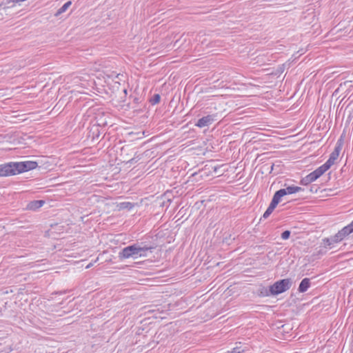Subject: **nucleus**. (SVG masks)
<instances>
[{"label": "nucleus", "mask_w": 353, "mask_h": 353, "mask_svg": "<svg viewBox=\"0 0 353 353\" xmlns=\"http://www.w3.org/2000/svg\"><path fill=\"white\" fill-rule=\"evenodd\" d=\"M155 246L148 245L145 243H137L128 245L121 250L119 253V258L122 260L125 259L133 258L137 259L139 257H146L148 252H152Z\"/></svg>", "instance_id": "nucleus-1"}, {"label": "nucleus", "mask_w": 353, "mask_h": 353, "mask_svg": "<svg viewBox=\"0 0 353 353\" xmlns=\"http://www.w3.org/2000/svg\"><path fill=\"white\" fill-rule=\"evenodd\" d=\"M292 284L291 279H284L275 282L270 286V294L277 295L289 290Z\"/></svg>", "instance_id": "nucleus-2"}, {"label": "nucleus", "mask_w": 353, "mask_h": 353, "mask_svg": "<svg viewBox=\"0 0 353 353\" xmlns=\"http://www.w3.org/2000/svg\"><path fill=\"white\" fill-rule=\"evenodd\" d=\"M17 162H9L0 165V176H8L19 174Z\"/></svg>", "instance_id": "nucleus-3"}, {"label": "nucleus", "mask_w": 353, "mask_h": 353, "mask_svg": "<svg viewBox=\"0 0 353 353\" xmlns=\"http://www.w3.org/2000/svg\"><path fill=\"white\" fill-rule=\"evenodd\" d=\"M350 236H353V221L350 224L339 230L335 234L336 240L338 241L339 243Z\"/></svg>", "instance_id": "nucleus-4"}, {"label": "nucleus", "mask_w": 353, "mask_h": 353, "mask_svg": "<svg viewBox=\"0 0 353 353\" xmlns=\"http://www.w3.org/2000/svg\"><path fill=\"white\" fill-rule=\"evenodd\" d=\"M302 190V188L299 186H288L285 188L280 189L274 193V195L281 201V199L287 195L292 194L296 192H299Z\"/></svg>", "instance_id": "nucleus-5"}, {"label": "nucleus", "mask_w": 353, "mask_h": 353, "mask_svg": "<svg viewBox=\"0 0 353 353\" xmlns=\"http://www.w3.org/2000/svg\"><path fill=\"white\" fill-rule=\"evenodd\" d=\"M16 168H18L19 174L33 170L37 168V163L36 161H24L17 162Z\"/></svg>", "instance_id": "nucleus-6"}, {"label": "nucleus", "mask_w": 353, "mask_h": 353, "mask_svg": "<svg viewBox=\"0 0 353 353\" xmlns=\"http://www.w3.org/2000/svg\"><path fill=\"white\" fill-rule=\"evenodd\" d=\"M214 121V115H207L205 117H203L202 118L199 119L197 121L195 125L199 128H203V127L210 125V124L212 123V122Z\"/></svg>", "instance_id": "nucleus-7"}, {"label": "nucleus", "mask_w": 353, "mask_h": 353, "mask_svg": "<svg viewBox=\"0 0 353 353\" xmlns=\"http://www.w3.org/2000/svg\"><path fill=\"white\" fill-rule=\"evenodd\" d=\"M279 202L280 200L274 194L271 203L267 208L266 211L264 212L263 217L264 219H267L272 213Z\"/></svg>", "instance_id": "nucleus-8"}, {"label": "nucleus", "mask_w": 353, "mask_h": 353, "mask_svg": "<svg viewBox=\"0 0 353 353\" xmlns=\"http://www.w3.org/2000/svg\"><path fill=\"white\" fill-rule=\"evenodd\" d=\"M338 243L339 241L336 240V236L334 235L330 238H324L322 240L321 245L325 249H332L334 247V244Z\"/></svg>", "instance_id": "nucleus-9"}, {"label": "nucleus", "mask_w": 353, "mask_h": 353, "mask_svg": "<svg viewBox=\"0 0 353 353\" xmlns=\"http://www.w3.org/2000/svg\"><path fill=\"white\" fill-rule=\"evenodd\" d=\"M44 203H45V201L43 200L32 201H30L27 205L26 208L30 210H36L40 208L41 207H42L43 205L44 204Z\"/></svg>", "instance_id": "nucleus-10"}, {"label": "nucleus", "mask_w": 353, "mask_h": 353, "mask_svg": "<svg viewBox=\"0 0 353 353\" xmlns=\"http://www.w3.org/2000/svg\"><path fill=\"white\" fill-rule=\"evenodd\" d=\"M310 286V280L308 278L303 279L299 286L298 290L299 292H305Z\"/></svg>", "instance_id": "nucleus-11"}, {"label": "nucleus", "mask_w": 353, "mask_h": 353, "mask_svg": "<svg viewBox=\"0 0 353 353\" xmlns=\"http://www.w3.org/2000/svg\"><path fill=\"white\" fill-rule=\"evenodd\" d=\"M341 144H336V145L334 148V151L330 154V159L334 160V161L336 159L339 157V153L341 150Z\"/></svg>", "instance_id": "nucleus-12"}, {"label": "nucleus", "mask_w": 353, "mask_h": 353, "mask_svg": "<svg viewBox=\"0 0 353 353\" xmlns=\"http://www.w3.org/2000/svg\"><path fill=\"white\" fill-rule=\"evenodd\" d=\"M72 4L71 1H68L65 3H64L54 14L55 17L59 16L63 12H65L70 6Z\"/></svg>", "instance_id": "nucleus-13"}, {"label": "nucleus", "mask_w": 353, "mask_h": 353, "mask_svg": "<svg viewBox=\"0 0 353 353\" xmlns=\"http://www.w3.org/2000/svg\"><path fill=\"white\" fill-rule=\"evenodd\" d=\"M327 170L322 165L313 171L317 179L322 176Z\"/></svg>", "instance_id": "nucleus-14"}, {"label": "nucleus", "mask_w": 353, "mask_h": 353, "mask_svg": "<svg viewBox=\"0 0 353 353\" xmlns=\"http://www.w3.org/2000/svg\"><path fill=\"white\" fill-rule=\"evenodd\" d=\"M327 170L322 165L313 171L317 179L322 176Z\"/></svg>", "instance_id": "nucleus-15"}, {"label": "nucleus", "mask_w": 353, "mask_h": 353, "mask_svg": "<svg viewBox=\"0 0 353 353\" xmlns=\"http://www.w3.org/2000/svg\"><path fill=\"white\" fill-rule=\"evenodd\" d=\"M327 170L322 165L313 171L317 179L322 176Z\"/></svg>", "instance_id": "nucleus-16"}, {"label": "nucleus", "mask_w": 353, "mask_h": 353, "mask_svg": "<svg viewBox=\"0 0 353 353\" xmlns=\"http://www.w3.org/2000/svg\"><path fill=\"white\" fill-rule=\"evenodd\" d=\"M134 207V204L130 202H122L119 204V210H131Z\"/></svg>", "instance_id": "nucleus-17"}, {"label": "nucleus", "mask_w": 353, "mask_h": 353, "mask_svg": "<svg viewBox=\"0 0 353 353\" xmlns=\"http://www.w3.org/2000/svg\"><path fill=\"white\" fill-rule=\"evenodd\" d=\"M161 97L159 94H155L150 99V102L152 105H155L160 101Z\"/></svg>", "instance_id": "nucleus-18"}, {"label": "nucleus", "mask_w": 353, "mask_h": 353, "mask_svg": "<svg viewBox=\"0 0 353 353\" xmlns=\"http://www.w3.org/2000/svg\"><path fill=\"white\" fill-rule=\"evenodd\" d=\"M334 161L331 159H328L327 161L324 163L323 164V165L327 169V170H329L330 168V167L334 163Z\"/></svg>", "instance_id": "nucleus-19"}, {"label": "nucleus", "mask_w": 353, "mask_h": 353, "mask_svg": "<svg viewBox=\"0 0 353 353\" xmlns=\"http://www.w3.org/2000/svg\"><path fill=\"white\" fill-rule=\"evenodd\" d=\"M291 232L290 230H285L281 233V239L283 240H287L290 238Z\"/></svg>", "instance_id": "nucleus-20"}, {"label": "nucleus", "mask_w": 353, "mask_h": 353, "mask_svg": "<svg viewBox=\"0 0 353 353\" xmlns=\"http://www.w3.org/2000/svg\"><path fill=\"white\" fill-rule=\"evenodd\" d=\"M311 183H312V181H310V179H308L307 175L306 176L303 177L300 181V183L303 185H307Z\"/></svg>", "instance_id": "nucleus-21"}, {"label": "nucleus", "mask_w": 353, "mask_h": 353, "mask_svg": "<svg viewBox=\"0 0 353 353\" xmlns=\"http://www.w3.org/2000/svg\"><path fill=\"white\" fill-rule=\"evenodd\" d=\"M307 176H308V179H310V181H312V183L315 181L317 179L316 176L313 173V172H312L309 174H307Z\"/></svg>", "instance_id": "nucleus-22"}, {"label": "nucleus", "mask_w": 353, "mask_h": 353, "mask_svg": "<svg viewBox=\"0 0 353 353\" xmlns=\"http://www.w3.org/2000/svg\"><path fill=\"white\" fill-rule=\"evenodd\" d=\"M347 108L351 109V112L353 113V102H351Z\"/></svg>", "instance_id": "nucleus-23"}, {"label": "nucleus", "mask_w": 353, "mask_h": 353, "mask_svg": "<svg viewBox=\"0 0 353 353\" xmlns=\"http://www.w3.org/2000/svg\"><path fill=\"white\" fill-rule=\"evenodd\" d=\"M134 159L132 158V159H130L129 160H125L127 162H130V163H132L134 161Z\"/></svg>", "instance_id": "nucleus-24"}, {"label": "nucleus", "mask_w": 353, "mask_h": 353, "mask_svg": "<svg viewBox=\"0 0 353 353\" xmlns=\"http://www.w3.org/2000/svg\"><path fill=\"white\" fill-rule=\"evenodd\" d=\"M134 103H138V102H139V99L135 97V98L134 99Z\"/></svg>", "instance_id": "nucleus-25"}, {"label": "nucleus", "mask_w": 353, "mask_h": 353, "mask_svg": "<svg viewBox=\"0 0 353 353\" xmlns=\"http://www.w3.org/2000/svg\"><path fill=\"white\" fill-rule=\"evenodd\" d=\"M92 263H90V264H88V265L86 266V268H87V269H88V268H90V267H92Z\"/></svg>", "instance_id": "nucleus-26"}, {"label": "nucleus", "mask_w": 353, "mask_h": 353, "mask_svg": "<svg viewBox=\"0 0 353 353\" xmlns=\"http://www.w3.org/2000/svg\"><path fill=\"white\" fill-rule=\"evenodd\" d=\"M125 150V147H123V148H121V152H124Z\"/></svg>", "instance_id": "nucleus-27"}, {"label": "nucleus", "mask_w": 353, "mask_h": 353, "mask_svg": "<svg viewBox=\"0 0 353 353\" xmlns=\"http://www.w3.org/2000/svg\"><path fill=\"white\" fill-rule=\"evenodd\" d=\"M196 174H197V173H196V172H195V173H194V174H192V176L193 177V176H196Z\"/></svg>", "instance_id": "nucleus-28"}, {"label": "nucleus", "mask_w": 353, "mask_h": 353, "mask_svg": "<svg viewBox=\"0 0 353 353\" xmlns=\"http://www.w3.org/2000/svg\"><path fill=\"white\" fill-rule=\"evenodd\" d=\"M339 141H341V139H339V141H338V142H339ZM337 144H340V143H337Z\"/></svg>", "instance_id": "nucleus-29"}]
</instances>
